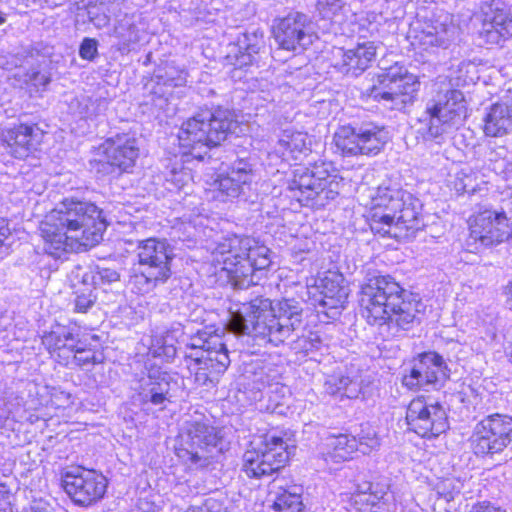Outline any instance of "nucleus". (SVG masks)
I'll use <instances>...</instances> for the list:
<instances>
[{
  "label": "nucleus",
  "mask_w": 512,
  "mask_h": 512,
  "mask_svg": "<svg viewBox=\"0 0 512 512\" xmlns=\"http://www.w3.org/2000/svg\"><path fill=\"white\" fill-rule=\"evenodd\" d=\"M409 429L423 438H434L448 429L444 407L423 396L413 399L406 411Z\"/></svg>",
  "instance_id": "15"
},
{
  "label": "nucleus",
  "mask_w": 512,
  "mask_h": 512,
  "mask_svg": "<svg viewBox=\"0 0 512 512\" xmlns=\"http://www.w3.org/2000/svg\"><path fill=\"white\" fill-rule=\"evenodd\" d=\"M377 46L373 41L358 43L354 48L344 50L337 49L334 66L341 73L351 76H358L368 69L376 57Z\"/></svg>",
  "instance_id": "25"
},
{
  "label": "nucleus",
  "mask_w": 512,
  "mask_h": 512,
  "mask_svg": "<svg viewBox=\"0 0 512 512\" xmlns=\"http://www.w3.org/2000/svg\"><path fill=\"white\" fill-rule=\"evenodd\" d=\"M389 139L388 130L374 123H364L359 127L341 126L333 137L343 156L376 155Z\"/></svg>",
  "instance_id": "13"
},
{
  "label": "nucleus",
  "mask_w": 512,
  "mask_h": 512,
  "mask_svg": "<svg viewBox=\"0 0 512 512\" xmlns=\"http://www.w3.org/2000/svg\"><path fill=\"white\" fill-rule=\"evenodd\" d=\"M505 302L509 309L512 310V279L504 288Z\"/></svg>",
  "instance_id": "58"
},
{
  "label": "nucleus",
  "mask_w": 512,
  "mask_h": 512,
  "mask_svg": "<svg viewBox=\"0 0 512 512\" xmlns=\"http://www.w3.org/2000/svg\"><path fill=\"white\" fill-rule=\"evenodd\" d=\"M183 337V329L180 324L172 327L170 330L166 331L161 340V346L159 350L156 351L158 355H164L166 357H173L176 354L175 344L178 343L179 338Z\"/></svg>",
  "instance_id": "45"
},
{
  "label": "nucleus",
  "mask_w": 512,
  "mask_h": 512,
  "mask_svg": "<svg viewBox=\"0 0 512 512\" xmlns=\"http://www.w3.org/2000/svg\"><path fill=\"white\" fill-rule=\"evenodd\" d=\"M186 512H206V510L201 507L192 506V507H189L186 510Z\"/></svg>",
  "instance_id": "60"
},
{
  "label": "nucleus",
  "mask_w": 512,
  "mask_h": 512,
  "mask_svg": "<svg viewBox=\"0 0 512 512\" xmlns=\"http://www.w3.org/2000/svg\"><path fill=\"white\" fill-rule=\"evenodd\" d=\"M470 441L476 455L502 452L512 441V417L499 413L488 415L475 425Z\"/></svg>",
  "instance_id": "14"
},
{
  "label": "nucleus",
  "mask_w": 512,
  "mask_h": 512,
  "mask_svg": "<svg viewBox=\"0 0 512 512\" xmlns=\"http://www.w3.org/2000/svg\"><path fill=\"white\" fill-rule=\"evenodd\" d=\"M360 501L366 503V507L361 508L362 512H389L392 496L385 492L381 496L376 493H362L359 495Z\"/></svg>",
  "instance_id": "43"
},
{
  "label": "nucleus",
  "mask_w": 512,
  "mask_h": 512,
  "mask_svg": "<svg viewBox=\"0 0 512 512\" xmlns=\"http://www.w3.org/2000/svg\"><path fill=\"white\" fill-rule=\"evenodd\" d=\"M483 131L488 137H502L512 132V99H502L487 108Z\"/></svg>",
  "instance_id": "30"
},
{
  "label": "nucleus",
  "mask_w": 512,
  "mask_h": 512,
  "mask_svg": "<svg viewBox=\"0 0 512 512\" xmlns=\"http://www.w3.org/2000/svg\"><path fill=\"white\" fill-rule=\"evenodd\" d=\"M6 21V16L2 12H0V25L4 24Z\"/></svg>",
  "instance_id": "61"
},
{
  "label": "nucleus",
  "mask_w": 512,
  "mask_h": 512,
  "mask_svg": "<svg viewBox=\"0 0 512 512\" xmlns=\"http://www.w3.org/2000/svg\"><path fill=\"white\" fill-rule=\"evenodd\" d=\"M10 498L9 492L0 485V512H13Z\"/></svg>",
  "instance_id": "54"
},
{
  "label": "nucleus",
  "mask_w": 512,
  "mask_h": 512,
  "mask_svg": "<svg viewBox=\"0 0 512 512\" xmlns=\"http://www.w3.org/2000/svg\"><path fill=\"white\" fill-rule=\"evenodd\" d=\"M41 136L42 133H39L38 129L25 124L8 129L3 134L4 141L10 149L9 152L19 159L27 157L36 149L40 143Z\"/></svg>",
  "instance_id": "33"
},
{
  "label": "nucleus",
  "mask_w": 512,
  "mask_h": 512,
  "mask_svg": "<svg viewBox=\"0 0 512 512\" xmlns=\"http://www.w3.org/2000/svg\"><path fill=\"white\" fill-rule=\"evenodd\" d=\"M370 17H372L373 19H375V15L374 14H371V15H367L366 17H359L357 20L359 21L358 23V30L356 29H353L352 31L353 32H357L359 33L362 37H365L364 34H362V31L363 29L366 27V23H368L371 27L369 28V31L370 32H373L375 30H377L376 26H373L372 23H371V20H370Z\"/></svg>",
  "instance_id": "56"
},
{
  "label": "nucleus",
  "mask_w": 512,
  "mask_h": 512,
  "mask_svg": "<svg viewBox=\"0 0 512 512\" xmlns=\"http://www.w3.org/2000/svg\"><path fill=\"white\" fill-rule=\"evenodd\" d=\"M273 36L280 49L294 53L307 49L317 38L311 20L300 12L278 19L273 26Z\"/></svg>",
  "instance_id": "17"
},
{
  "label": "nucleus",
  "mask_w": 512,
  "mask_h": 512,
  "mask_svg": "<svg viewBox=\"0 0 512 512\" xmlns=\"http://www.w3.org/2000/svg\"><path fill=\"white\" fill-rule=\"evenodd\" d=\"M209 250L215 272L224 273L228 282L238 289L256 285L260 280L258 273L271 264L269 248L248 236H221Z\"/></svg>",
  "instance_id": "4"
},
{
  "label": "nucleus",
  "mask_w": 512,
  "mask_h": 512,
  "mask_svg": "<svg viewBox=\"0 0 512 512\" xmlns=\"http://www.w3.org/2000/svg\"><path fill=\"white\" fill-rule=\"evenodd\" d=\"M289 453L284 440L275 433L255 437L243 454L242 469L248 477L271 475L284 467Z\"/></svg>",
  "instance_id": "11"
},
{
  "label": "nucleus",
  "mask_w": 512,
  "mask_h": 512,
  "mask_svg": "<svg viewBox=\"0 0 512 512\" xmlns=\"http://www.w3.org/2000/svg\"><path fill=\"white\" fill-rule=\"evenodd\" d=\"M80 339L74 328L57 325L50 332L43 335L42 343L50 354L63 365V363H67L69 354L72 353Z\"/></svg>",
  "instance_id": "31"
},
{
  "label": "nucleus",
  "mask_w": 512,
  "mask_h": 512,
  "mask_svg": "<svg viewBox=\"0 0 512 512\" xmlns=\"http://www.w3.org/2000/svg\"><path fill=\"white\" fill-rule=\"evenodd\" d=\"M234 125L230 111L224 109L204 111L183 122L177 135L182 155L180 158L175 155L166 168L167 189L180 191L187 187L193 180L191 169L184 166L188 157L202 160L210 148L226 139Z\"/></svg>",
  "instance_id": "2"
},
{
  "label": "nucleus",
  "mask_w": 512,
  "mask_h": 512,
  "mask_svg": "<svg viewBox=\"0 0 512 512\" xmlns=\"http://www.w3.org/2000/svg\"><path fill=\"white\" fill-rule=\"evenodd\" d=\"M316 9L324 19L334 20L344 9L343 0H317Z\"/></svg>",
  "instance_id": "46"
},
{
  "label": "nucleus",
  "mask_w": 512,
  "mask_h": 512,
  "mask_svg": "<svg viewBox=\"0 0 512 512\" xmlns=\"http://www.w3.org/2000/svg\"><path fill=\"white\" fill-rule=\"evenodd\" d=\"M187 76L185 69L174 63H167L164 67L155 70L153 78L146 84V89L158 98H168L172 95L174 88L186 85Z\"/></svg>",
  "instance_id": "28"
},
{
  "label": "nucleus",
  "mask_w": 512,
  "mask_h": 512,
  "mask_svg": "<svg viewBox=\"0 0 512 512\" xmlns=\"http://www.w3.org/2000/svg\"><path fill=\"white\" fill-rule=\"evenodd\" d=\"M476 18L481 24L479 38L485 44L501 45L512 37V12L504 1L483 2Z\"/></svg>",
  "instance_id": "18"
},
{
  "label": "nucleus",
  "mask_w": 512,
  "mask_h": 512,
  "mask_svg": "<svg viewBox=\"0 0 512 512\" xmlns=\"http://www.w3.org/2000/svg\"><path fill=\"white\" fill-rule=\"evenodd\" d=\"M183 224L185 225V231L188 233L187 237L196 238L198 234L208 228V218L202 214L196 215L194 218H184Z\"/></svg>",
  "instance_id": "47"
},
{
  "label": "nucleus",
  "mask_w": 512,
  "mask_h": 512,
  "mask_svg": "<svg viewBox=\"0 0 512 512\" xmlns=\"http://www.w3.org/2000/svg\"><path fill=\"white\" fill-rule=\"evenodd\" d=\"M108 481L96 470L74 468L62 476V487L67 495L79 505H90L106 493Z\"/></svg>",
  "instance_id": "19"
},
{
  "label": "nucleus",
  "mask_w": 512,
  "mask_h": 512,
  "mask_svg": "<svg viewBox=\"0 0 512 512\" xmlns=\"http://www.w3.org/2000/svg\"><path fill=\"white\" fill-rule=\"evenodd\" d=\"M141 14L131 13L124 14L118 19L113 30V35L119 40V50L129 51L130 46L139 42L141 23Z\"/></svg>",
  "instance_id": "35"
},
{
  "label": "nucleus",
  "mask_w": 512,
  "mask_h": 512,
  "mask_svg": "<svg viewBox=\"0 0 512 512\" xmlns=\"http://www.w3.org/2000/svg\"><path fill=\"white\" fill-rule=\"evenodd\" d=\"M448 369L443 357L436 352H426L419 356L402 383L411 390L437 389L448 378Z\"/></svg>",
  "instance_id": "20"
},
{
  "label": "nucleus",
  "mask_w": 512,
  "mask_h": 512,
  "mask_svg": "<svg viewBox=\"0 0 512 512\" xmlns=\"http://www.w3.org/2000/svg\"><path fill=\"white\" fill-rule=\"evenodd\" d=\"M469 171L470 169L463 168L459 172H457L456 180L453 184V187L458 193L467 191V188L471 183Z\"/></svg>",
  "instance_id": "52"
},
{
  "label": "nucleus",
  "mask_w": 512,
  "mask_h": 512,
  "mask_svg": "<svg viewBox=\"0 0 512 512\" xmlns=\"http://www.w3.org/2000/svg\"><path fill=\"white\" fill-rule=\"evenodd\" d=\"M179 437L181 445L184 446L179 449V453L185 452L193 464L205 459L206 456L202 454V451L208 450L209 447H215L219 441L216 429L201 418L186 421Z\"/></svg>",
  "instance_id": "21"
},
{
  "label": "nucleus",
  "mask_w": 512,
  "mask_h": 512,
  "mask_svg": "<svg viewBox=\"0 0 512 512\" xmlns=\"http://www.w3.org/2000/svg\"><path fill=\"white\" fill-rule=\"evenodd\" d=\"M91 20L94 22L96 27H103L108 23V18L105 15L97 19L91 18Z\"/></svg>",
  "instance_id": "59"
},
{
  "label": "nucleus",
  "mask_w": 512,
  "mask_h": 512,
  "mask_svg": "<svg viewBox=\"0 0 512 512\" xmlns=\"http://www.w3.org/2000/svg\"><path fill=\"white\" fill-rule=\"evenodd\" d=\"M13 78L20 88H26L30 92H37L41 88H45L50 82V77L46 73L40 72L36 67H31L29 70L19 68L13 74Z\"/></svg>",
  "instance_id": "39"
},
{
  "label": "nucleus",
  "mask_w": 512,
  "mask_h": 512,
  "mask_svg": "<svg viewBox=\"0 0 512 512\" xmlns=\"http://www.w3.org/2000/svg\"><path fill=\"white\" fill-rule=\"evenodd\" d=\"M168 278L162 277V275H156L145 267H140L134 269L133 275H131L129 284L132 290L136 291L139 294H145L154 289V287L158 283H163Z\"/></svg>",
  "instance_id": "40"
},
{
  "label": "nucleus",
  "mask_w": 512,
  "mask_h": 512,
  "mask_svg": "<svg viewBox=\"0 0 512 512\" xmlns=\"http://www.w3.org/2000/svg\"><path fill=\"white\" fill-rule=\"evenodd\" d=\"M311 140L307 133L286 129L280 135L273 150L268 153L271 161L290 162L300 160L310 151Z\"/></svg>",
  "instance_id": "26"
},
{
  "label": "nucleus",
  "mask_w": 512,
  "mask_h": 512,
  "mask_svg": "<svg viewBox=\"0 0 512 512\" xmlns=\"http://www.w3.org/2000/svg\"><path fill=\"white\" fill-rule=\"evenodd\" d=\"M239 42L240 55H236L235 62L233 63L236 69H241L252 64L254 54L258 53L263 45V33L258 31L246 33Z\"/></svg>",
  "instance_id": "38"
},
{
  "label": "nucleus",
  "mask_w": 512,
  "mask_h": 512,
  "mask_svg": "<svg viewBox=\"0 0 512 512\" xmlns=\"http://www.w3.org/2000/svg\"><path fill=\"white\" fill-rule=\"evenodd\" d=\"M119 273L112 268L98 266L93 272V282L95 284H111L119 281Z\"/></svg>",
  "instance_id": "48"
},
{
  "label": "nucleus",
  "mask_w": 512,
  "mask_h": 512,
  "mask_svg": "<svg viewBox=\"0 0 512 512\" xmlns=\"http://www.w3.org/2000/svg\"><path fill=\"white\" fill-rule=\"evenodd\" d=\"M356 439L357 450L359 449L363 454H368L380 446V438L375 429L369 424L361 425V431Z\"/></svg>",
  "instance_id": "44"
},
{
  "label": "nucleus",
  "mask_w": 512,
  "mask_h": 512,
  "mask_svg": "<svg viewBox=\"0 0 512 512\" xmlns=\"http://www.w3.org/2000/svg\"><path fill=\"white\" fill-rule=\"evenodd\" d=\"M301 312L299 302L294 299L275 303L269 299H255L230 310L228 328L235 334H253L277 346L298 329Z\"/></svg>",
  "instance_id": "3"
},
{
  "label": "nucleus",
  "mask_w": 512,
  "mask_h": 512,
  "mask_svg": "<svg viewBox=\"0 0 512 512\" xmlns=\"http://www.w3.org/2000/svg\"><path fill=\"white\" fill-rule=\"evenodd\" d=\"M331 165L315 164L312 168L297 167L289 183L291 191H298V200L316 209L324 208L335 200L343 185V178Z\"/></svg>",
  "instance_id": "8"
},
{
  "label": "nucleus",
  "mask_w": 512,
  "mask_h": 512,
  "mask_svg": "<svg viewBox=\"0 0 512 512\" xmlns=\"http://www.w3.org/2000/svg\"><path fill=\"white\" fill-rule=\"evenodd\" d=\"M357 451V439L348 434H330L322 440L320 453L328 463H341L352 458Z\"/></svg>",
  "instance_id": "34"
},
{
  "label": "nucleus",
  "mask_w": 512,
  "mask_h": 512,
  "mask_svg": "<svg viewBox=\"0 0 512 512\" xmlns=\"http://www.w3.org/2000/svg\"><path fill=\"white\" fill-rule=\"evenodd\" d=\"M95 302V296L92 291L89 290L87 293H79L75 298V311L85 313Z\"/></svg>",
  "instance_id": "51"
},
{
  "label": "nucleus",
  "mask_w": 512,
  "mask_h": 512,
  "mask_svg": "<svg viewBox=\"0 0 512 512\" xmlns=\"http://www.w3.org/2000/svg\"><path fill=\"white\" fill-rule=\"evenodd\" d=\"M462 488V484L459 481L453 479H446L438 485V492L447 499H452L455 493H459Z\"/></svg>",
  "instance_id": "50"
},
{
  "label": "nucleus",
  "mask_w": 512,
  "mask_h": 512,
  "mask_svg": "<svg viewBox=\"0 0 512 512\" xmlns=\"http://www.w3.org/2000/svg\"><path fill=\"white\" fill-rule=\"evenodd\" d=\"M199 333L189 344L185 362L199 386L215 387L230 364L226 345L218 334L205 336Z\"/></svg>",
  "instance_id": "7"
},
{
  "label": "nucleus",
  "mask_w": 512,
  "mask_h": 512,
  "mask_svg": "<svg viewBox=\"0 0 512 512\" xmlns=\"http://www.w3.org/2000/svg\"><path fill=\"white\" fill-rule=\"evenodd\" d=\"M421 202L399 188L378 187L371 195L368 223L371 231L383 237L402 238L418 228Z\"/></svg>",
  "instance_id": "6"
},
{
  "label": "nucleus",
  "mask_w": 512,
  "mask_h": 512,
  "mask_svg": "<svg viewBox=\"0 0 512 512\" xmlns=\"http://www.w3.org/2000/svg\"><path fill=\"white\" fill-rule=\"evenodd\" d=\"M469 512H505L499 507L492 505L490 502L483 501L474 504Z\"/></svg>",
  "instance_id": "55"
},
{
  "label": "nucleus",
  "mask_w": 512,
  "mask_h": 512,
  "mask_svg": "<svg viewBox=\"0 0 512 512\" xmlns=\"http://www.w3.org/2000/svg\"><path fill=\"white\" fill-rule=\"evenodd\" d=\"M467 117L464 95L456 89L438 91L426 103L422 121L427 126V133L433 139L452 134Z\"/></svg>",
  "instance_id": "10"
},
{
  "label": "nucleus",
  "mask_w": 512,
  "mask_h": 512,
  "mask_svg": "<svg viewBox=\"0 0 512 512\" xmlns=\"http://www.w3.org/2000/svg\"><path fill=\"white\" fill-rule=\"evenodd\" d=\"M102 149L107 163L121 172H128L139 156L136 138L125 133L108 138L103 143Z\"/></svg>",
  "instance_id": "24"
},
{
  "label": "nucleus",
  "mask_w": 512,
  "mask_h": 512,
  "mask_svg": "<svg viewBox=\"0 0 512 512\" xmlns=\"http://www.w3.org/2000/svg\"><path fill=\"white\" fill-rule=\"evenodd\" d=\"M172 376L165 371L152 369L144 380L139 393L144 404L150 403L163 410L169 402V391Z\"/></svg>",
  "instance_id": "29"
},
{
  "label": "nucleus",
  "mask_w": 512,
  "mask_h": 512,
  "mask_svg": "<svg viewBox=\"0 0 512 512\" xmlns=\"http://www.w3.org/2000/svg\"><path fill=\"white\" fill-rule=\"evenodd\" d=\"M512 198L502 199L499 208H481L470 220V237L484 247L509 243Z\"/></svg>",
  "instance_id": "12"
},
{
  "label": "nucleus",
  "mask_w": 512,
  "mask_h": 512,
  "mask_svg": "<svg viewBox=\"0 0 512 512\" xmlns=\"http://www.w3.org/2000/svg\"><path fill=\"white\" fill-rule=\"evenodd\" d=\"M301 494L302 488L296 485L277 493L274 500L275 510L282 512H304Z\"/></svg>",
  "instance_id": "41"
},
{
  "label": "nucleus",
  "mask_w": 512,
  "mask_h": 512,
  "mask_svg": "<svg viewBox=\"0 0 512 512\" xmlns=\"http://www.w3.org/2000/svg\"><path fill=\"white\" fill-rule=\"evenodd\" d=\"M308 293L312 296L315 306L337 310L344 307L349 289L341 273L329 270L319 277Z\"/></svg>",
  "instance_id": "22"
},
{
  "label": "nucleus",
  "mask_w": 512,
  "mask_h": 512,
  "mask_svg": "<svg viewBox=\"0 0 512 512\" xmlns=\"http://www.w3.org/2000/svg\"><path fill=\"white\" fill-rule=\"evenodd\" d=\"M39 229L45 252L60 258L99 243L106 223L95 204L64 199L45 216Z\"/></svg>",
  "instance_id": "1"
},
{
  "label": "nucleus",
  "mask_w": 512,
  "mask_h": 512,
  "mask_svg": "<svg viewBox=\"0 0 512 512\" xmlns=\"http://www.w3.org/2000/svg\"><path fill=\"white\" fill-rule=\"evenodd\" d=\"M452 29L442 26H427L424 29L413 28L409 38L411 45L419 52L434 53L438 48H447L452 40Z\"/></svg>",
  "instance_id": "32"
},
{
  "label": "nucleus",
  "mask_w": 512,
  "mask_h": 512,
  "mask_svg": "<svg viewBox=\"0 0 512 512\" xmlns=\"http://www.w3.org/2000/svg\"><path fill=\"white\" fill-rule=\"evenodd\" d=\"M11 234L8 221L4 218H0V254H4L8 250V240Z\"/></svg>",
  "instance_id": "53"
},
{
  "label": "nucleus",
  "mask_w": 512,
  "mask_h": 512,
  "mask_svg": "<svg viewBox=\"0 0 512 512\" xmlns=\"http://www.w3.org/2000/svg\"><path fill=\"white\" fill-rule=\"evenodd\" d=\"M137 256L140 267L149 269L152 274L170 277V261L173 258V252L165 240L149 238L140 241Z\"/></svg>",
  "instance_id": "23"
},
{
  "label": "nucleus",
  "mask_w": 512,
  "mask_h": 512,
  "mask_svg": "<svg viewBox=\"0 0 512 512\" xmlns=\"http://www.w3.org/2000/svg\"><path fill=\"white\" fill-rule=\"evenodd\" d=\"M98 54V42L92 38H84L80 48L79 56L88 61H93Z\"/></svg>",
  "instance_id": "49"
},
{
  "label": "nucleus",
  "mask_w": 512,
  "mask_h": 512,
  "mask_svg": "<svg viewBox=\"0 0 512 512\" xmlns=\"http://www.w3.org/2000/svg\"><path fill=\"white\" fill-rule=\"evenodd\" d=\"M360 306L362 316L369 324H394L406 330L422 304L392 277L380 276L362 288Z\"/></svg>",
  "instance_id": "5"
},
{
  "label": "nucleus",
  "mask_w": 512,
  "mask_h": 512,
  "mask_svg": "<svg viewBox=\"0 0 512 512\" xmlns=\"http://www.w3.org/2000/svg\"><path fill=\"white\" fill-rule=\"evenodd\" d=\"M10 415V410L6 407V403L0 400V427H2L5 421Z\"/></svg>",
  "instance_id": "57"
},
{
  "label": "nucleus",
  "mask_w": 512,
  "mask_h": 512,
  "mask_svg": "<svg viewBox=\"0 0 512 512\" xmlns=\"http://www.w3.org/2000/svg\"><path fill=\"white\" fill-rule=\"evenodd\" d=\"M254 174L251 165L244 160L235 162L226 174L212 177L205 188L208 201L225 203L245 194L250 189Z\"/></svg>",
  "instance_id": "16"
},
{
  "label": "nucleus",
  "mask_w": 512,
  "mask_h": 512,
  "mask_svg": "<svg viewBox=\"0 0 512 512\" xmlns=\"http://www.w3.org/2000/svg\"><path fill=\"white\" fill-rule=\"evenodd\" d=\"M363 380L360 375H333L325 382L326 392L340 394L349 399L357 398L362 392Z\"/></svg>",
  "instance_id": "36"
},
{
  "label": "nucleus",
  "mask_w": 512,
  "mask_h": 512,
  "mask_svg": "<svg viewBox=\"0 0 512 512\" xmlns=\"http://www.w3.org/2000/svg\"><path fill=\"white\" fill-rule=\"evenodd\" d=\"M99 337L97 335H91L89 337H83L77 341L76 347L72 350L67 358V363H63L65 366H80L84 367L90 364L99 362V358L93 349L92 342H98Z\"/></svg>",
  "instance_id": "37"
},
{
  "label": "nucleus",
  "mask_w": 512,
  "mask_h": 512,
  "mask_svg": "<svg viewBox=\"0 0 512 512\" xmlns=\"http://www.w3.org/2000/svg\"><path fill=\"white\" fill-rule=\"evenodd\" d=\"M420 89L418 76L396 62L384 69L377 83L367 90L368 96L391 110L402 111L417 99Z\"/></svg>",
  "instance_id": "9"
},
{
  "label": "nucleus",
  "mask_w": 512,
  "mask_h": 512,
  "mask_svg": "<svg viewBox=\"0 0 512 512\" xmlns=\"http://www.w3.org/2000/svg\"><path fill=\"white\" fill-rule=\"evenodd\" d=\"M262 371L255 373L253 379V389H257L253 399L258 401L259 409L269 413H282L284 398L288 392V387L273 381L270 377H263Z\"/></svg>",
  "instance_id": "27"
},
{
  "label": "nucleus",
  "mask_w": 512,
  "mask_h": 512,
  "mask_svg": "<svg viewBox=\"0 0 512 512\" xmlns=\"http://www.w3.org/2000/svg\"><path fill=\"white\" fill-rule=\"evenodd\" d=\"M466 326L472 330H483L486 334L494 333L495 313L492 309L482 308L466 315Z\"/></svg>",
  "instance_id": "42"
}]
</instances>
